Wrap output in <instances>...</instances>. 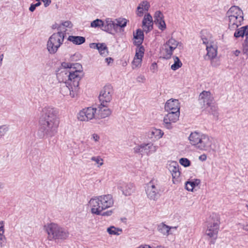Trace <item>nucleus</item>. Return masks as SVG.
<instances>
[{"label":"nucleus","instance_id":"57","mask_svg":"<svg viewBox=\"0 0 248 248\" xmlns=\"http://www.w3.org/2000/svg\"><path fill=\"white\" fill-rule=\"evenodd\" d=\"M105 61L109 64L110 62H112L113 59L109 57L105 59Z\"/></svg>","mask_w":248,"mask_h":248},{"label":"nucleus","instance_id":"43","mask_svg":"<svg viewBox=\"0 0 248 248\" xmlns=\"http://www.w3.org/2000/svg\"><path fill=\"white\" fill-rule=\"evenodd\" d=\"M179 163L182 166L187 167L190 165V161L186 158H181L179 160Z\"/></svg>","mask_w":248,"mask_h":248},{"label":"nucleus","instance_id":"53","mask_svg":"<svg viewBox=\"0 0 248 248\" xmlns=\"http://www.w3.org/2000/svg\"><path fill=\"white\" fill-rule=\"evenodd\" d=\"M71 25V23L70 21H66L62 23V25L65 27H69Z\"/></svg>","mask_w":248,"mask_h":248},{"label":"nucleus","instance_id":"6","mask_svg":"<svg viewBox=\"0 0 248 248\" xmlns=\"http://www.w3.org/2000/svg\"><path fill=\"white\" fill-rule=\"evenodd\" d=\"M65 34L62 31H58L52 34L48 38L46 44V49L50 54H55L59 48L63 44Z\"/></svg>","mask_w":248,"mask_h":248},{"label":"nucleus","instance_id":"48","mask_svg":"<svg viewBox=\"0 0 248 248\" xmlns=\"http://www.w3.org/2000/svg\"><path fill=\"white\" fill-rule=\"evenodd\" d=\"M134 44L138 46V47L141 46V45L143 42V39L141 38L134 39Z\"/></svg>","mask_w":248,"mask_h":248},{"label":"nucleus","instance_id":"24","mask_svg":"<svg viewBox=\"0 0 248 248\" xmlns=\"http://www.w3.org/2000/svg\"><path fill=\"white\" fill-rule=\"evenodd\" d=\"M206 49L207 50L206 57H207L208 59H213L217 57V47L214 43L207 46Z\"/></svg>","mask_w":248,"mask_h":248},{"label":"nucleus","instance_id":"46","mask_svg":"<svg viewBox=\"0 0 248 248\" xmlns=\"http://www.w3.org/2000/svg\"><path fill=\"white\" fill-rule=\"evenodd\" d=\"M211 61V64L212 66L217 67L220 64L219 61L216 58L213 59H209Z\"/></svg>","mask_w":248,"mask_h":248},{"label":"nucleus","instance_id":"20","mask_svg":"<svg viewBox=\"0 0 248 248\" xmlns=\"http://www.w3.org/2000/svg\"><path fill=\"white\" fill-rule=\"evenodd\" d=\"M103 31L109 33H113V32H117L115 20L112 18H107L104 21Z\"/></svg>","mask_w":248,"mask_h":248},{"label":"nucleus","instance_id":"62","mask_svg":"<svg viewBox=\"0 0 248 248\" xmlns=\"http://www.w3.org/2000/svg\"><path fill=\"white\" fill-rule=\"evenodd\" d=\"M245 206L247 208V210L248 211V201L246 202L245 204Z\"/></svg>","mask_w":248,"mask_h":248},{"label":"nucleus","instance_id":"16","mask_svg":"<svg viewBox=\"0 0 248 248\" xmlns=\"http://www.w3.org/2000/svg\"><path fill=\"white\" fill-rule=\"evenodd\" d=\"M164 15L160 11H157L154 15V23L158 28L162 31L166 29V25L164 19Z\"/></svg>","mask_w":248,"mask_h":248},{"label":"nucleus","instance_id":"52","mask_svg":"<svg viewBox=\"0 0 248 248\" xmlns=\"http://www.w3.org/2000/svg\"><path fill=\"white\" fill-rule=\"evenodd\" d=\"M100 43H91L90 44V47L93 49H98Z\"/></svg>","mask_w":248,"mask_h":248},{"label":"nucleus","instance_id":"37","mask_svg":"<svg viewBox=\"0 0 248 248\" xmlns=\"http://www.w3.org/2000/svg\"><path fill=\"white\" fill-rule=\"evenodd\" d=\"M173 59L174 62L172 65H171V69L174 71H175L182 66V63L178 57H173Z\"/></svg>","mask_w":248,"mask_h":248},{"label":"nucleus","instance_id":"13","mask_svg":"<svg viewBox=\"0 0 248 248\" xmlns=\"http://www.w3.org/2000/svg\"><path fill=\"white\" fill-rule=\"evenodd\" d=\"M108 106V105L100 103L98 108H96V119H104L111 115L112 111Z\"/></svg>","mask_w":248,"mask_h":248},{"label":"nucleus","instance_id":"40","mask_svg":"<svg viewBox=\"0 0 248 248\" xmlns=\"http://www.w3.org/2000/svg\"><path fill=\"white\" fill-rule=\"evenodd\" d=\"M9 130V126L7 125H2L0 126V139L3 138L7 134Z\"/></svg>","mask_w":248,"mask_h":248},{"label":"nucleus","instance_id":"39","mask_svg":"<svg viewBox=\"0 0 248 248\" xmlns=\"http://www.w3.org/2000/svg\"><path fill=\"white\" fill-rule=\"evenodd\" d=\"M208 111L212 113L213 115H216L217 114V111L218 109V108L216 105H215L213 102L211 105L208 106Z\"/></svg>","mask_w":248,"mask_h":248},{"label":"nucleus","instance_id":"47","mask_svg":"<svg viewBox=\"0 0 248 248\" xmlns=\"http://www.w3.org/2000/svg\"><path fill=\"white\" fill-rule=\"evenodd\" d=\"M6 237L4 234H0V247H3L5 245Z\"/></svg>","mask_w":248,"mask_h":248},{"label":"nucleus","instance_id":"18","mask_svg":"<svg viewBox=\"0 0 248 248\" xmlns=\"http://www.w3.org/2000/svg\"><path fill=\"white\" fill-rule=\"evenodd\" d=\"M180 105L178 100L170 99L165 105V110L167 111L180 112Z\"/></svg>","mask_w":248,"mask_h":248},{"label":"nucleus","instance_id":"27","mask_svg":"<svg viewBox=\"0 0 248 248\" xmlns=\"http://www.w3.org/2000/svg\"><path fill=\"white\" fill-rule=\"evenodd\" d=\"M166 46L169 47L172 53L174 50L177 47L179 49H182L183 48V45L181 43L177 41L172 38L170 39L166 42Z\"/></svg>","mask_w":248,"mask_h":248},{"label":"nucleus","instance_id":"19","mask_svg":"<svg viewBox=\"0 0 248 248\" xmlns=\"http://www.w3.org/2000/svg\"><path fill=\"white\" fill-rule=\"evenodd\" d=\"M143 30L146 33L149 32L153 28V17L149 13L146 14L142 21Z\"/></svg>","mask_w":248,"mask_h":248},{"label":"nucleus","instance_id":"10","mask_svg":"<svg viewBox=\"0 0 248 248\" xmlns=\"http://www.w3.org/2000/svg\"><path fill=\"white\" fill-rule=\"evenodd\" d=\"M219 230V224L217 221L209 224L205 231V235L209 241L210 244H214L217 237Z\"/></svg>","mask_w":248,"mask_h":248},{"label":"nucleus","instance_id":"14","mask_svg":"<svg viewBox=\"0 0 248 248\" xmlns=\"http://www.w3.org/2000/svg\"><path fill=\"white\" fill-rule=\"evenodd\" d=\"M144 51L145 49L143 46L136 48V54L132 62V67L133 69H135L141 66Z\"/></svg>","mask_w":248,"mask_h":248},{"label":"nucleus","instance_id":"1","mask_svg":"<svg viewBox=\"0 0 248 248\" xmlns=\"http://www.w3.org/2000/svg\"><path fill=\"white\" fill-rule=\"evenodd\" d=\"M59 123L57 110L50 106L44 107L39 119L38 136L41 139L54 136L58 132Z\"/></svg>","mask_w":248,"mask_h":248},{"label":"nucleus","instance_id":"31","mask_svg":"<svg viewBox=\"0 0 248 248\" xmlns=\"http://www.w3.org/2000/svg\"><path fill=\"white\" fill-rule=\"evenodd\" d=\"M201 183L199 179H195L190 181H187L186 183V188L189 191H192L194 187L198 186Z\"/></svg>","mask_w":248,"mask_h":248},{"label":"nucleus","instance_id":"38","mask_svg":"<svg viewBox=\"0 0 248 248\" xmlns=\"http://www.w3.org/2000/svg\"><path fill=\"white\" fill-rule=\"evenodd\" d=\"M104 21L101 19H96L91 23V27L93 28H101L103 30Z\"/></svg>","mask_w":248,"mask_h":248},{"label":"nucleus","instance_id":"63","mask_svg":"<svg viewBox=\"0 0 248 248\" xmlns=\"http://www.w3.org/2000/svg\"><path fill=\"white\" fill-rule=\"evenodd\" d=\"M156 64L155 63H154L152 64L153 68H154L156 66Z\"/></svg>","mask_w":248,"mask_h":248},{"label":"nucleus","instance_id":"32","mask_svg":"<svg viewBox=\"0 0 248 248\" xmlns=\"http://www.w3.org/2000/svg\"><path fill=\"white\" fill-rule=\"evenodd\" d=\"M164 134L163 132L160 129L154 128L149 132V136L151 138H155L156 139H160L162 137Z\"/></svg>","mask_w":248,"mask_h":248},{"label":"nucleus","instance_id":"9","mask_svg":"<svg viewBox=\"0 0 248 248\" xmlns=\"http://www.w3.org/2000/svg\"><path fill=\"white\" fill-rule=\"evenodd\" d=\"M96 108L87 107L80 110L77 114V119L82 122H88L96 119Z\"/></svg>","mask_w":248,"mask_h":248},{"label":"nucleus","instance_id":"51","mask_svg":"<svg viewBox=\"0 0 248 248\" xmlns=\"http://www.w3.org/2000/svg\"><path fill=\"white\" fill-rule=\"evenodd\" d=\"M137 81L139 82H144L145 81V78L144 76L140 75L137 78Z\"/></svg>","mask_w":248,"mask_h":248},{"label":"nucleus","instance_id":"11","mask_svg":"<svg viewBox=\"0 0 248 248\" xmlns=\"http://www.w3.org/2000/svg\"><path fill=\"white\" fill-rule=\"evenodd\" d=\"M113 90L111 85H107L100 93L99 100L100 103L108 105L112 99Z\"/></svg>","mask_w":248,"mask_h":248},{"label":"nucleus","instance_id":"21","mask_svg":"<svg viewBox=\"0 0 248 248\" xmlns=\"http://www.w3.org/2000/svg\"><path fill=\"white\" fill-rule=\"evenodd\" d=\"M150 7V2L147 0H142L138 5L136 14L139 17H142L143 16L144 13L147 12Z\"/></svg>","mask_w":248,"mask_h":248},{"label":"nucleus","instance_id":"8","mask_svg":"<svg viewBox=\"0 0 248 248\" xmlns=\"http://www.w3.org/2000/svg\"><path fill=\"white\" fill-rule=\"evenodd\" d=\"M158 147L154 145L152 142L143 143L136 145L134 148V151L136 153L149 155L155 153L158 149Z\"/></svg>","mask_w":248,"mask_h":248},{"label":"nucleus","instance_id":"12","mask_svg":"<svg viewBox=\"0 0 248 248\" xmlns=\"http://www.w3.org/2000/svg\"><path fill=\"white\" fill-rule=\"evenodd\" d=\"M163 119V125L168 129L172 128V123H176L180 116V112L168 111Z\"/></svg>","mask_w":248,"mask_h":248},{"label":"nucleus","instance_id":"61","mask_svg":"<svg viewBox=\"0 0 248 248\" xmlns=\"http://www.w3.org/2000/svg\"><path fill=\"white\" fill-rule=\"evenodd\" d=\"M244 229L248 232V224L244 226Z\"/></svg>","mask_w":248,"mask_h":248},{"label":"nucleus","instance_id":"50","mask_svg":"<svg viewBox=\"0 0 248 248\" xmlns=\"http://www.w3.org/2000/svg\"><path fill=\"white\" fill-rule=\"evenodd\" d=\"M4 221H0V234H4Z\"/></svg>","mask_w":248,"mask_h":248},{"label":"nucleus","instance_id":"55","mask_svg":"<svg viewBox=\"0 0 248 248\" xmlns=\"http://www.w3.org/2000/svg\"><path fill=\"white\" fill-rule=\"evenodd\" d=\"M111 214H112V211H108L107 212L103 213V214H102L101 215L102 216H108L111 215Z\"/></svg>","mask_w":248,"mask_h":248},{"label":"nucleus","instance_id":"58","mask_svg":"<svg viewBox=\"0 0 248 248\" xmlns=\"http://www.w3.org/2000/svg\"><path fill=\"white\" fill-rule=\"evenodd\" d=\"M4 184L0 182V193L1 192L2 190L4 189Z\"/></svg>","mask_w":248,"mask_h":248},{"label":"nucleus","instance_id":"33","mask_svg":"<svg viewBox=\"0 0 248 248\" xmlns=\"http://www.w3.org/2000/svg\"><path fill=\"white\" fill-rule=\"evenodd\" d=\"M161 53L162 54L163 57L166 59H169L170 58L171 55H172V53L170 50L169 48L166 46V43L164 44L163 46Z\"/></svg>","mask_w":248,"mask_h":248},{"label":"nucleus","instance_id":"49","mask_svg":"<svg viewBox=\"0 0 248 248\" xmlns=\"http://www.w3.org/2000/svg\"><path fill=\"white\" fill-rule=\"evenodd\" d=\"M91 139L95 142H98L100 140V137L97 134L94 133L92 135Z\"/></svg>","mask_w":248,"mask_h":248},{"label":"nucleus","instance_id":"36","mask_svg":"<svg viewBox=\"0 0 248 248\" xmlns=\"http://www.w3.org/2000/svg\"><path fill=\"white\" fill-rule=\"evenodd\" d=\"M115 22L116 26V30L118 31V29L119 27L120 28H124L126 26L127 24V20L125 18H117L115 19Z\"/></svg>","mask_w":248,"mask_h":248},{"label":"nucleus","instance_id":"15","mask_svg":"<svg viewBox=\"0 0 248 248\" xmlns=\"http://www.w3.org/2000/svg\"><path fill=\"white\" fill-rule=\"evenodd\" d=\"M199 101L203 107L207 108L213 102V97L210 92L204 91L199 95Z\"/></svg>","mask_w":248,"mask_h":248},{"label":"nucleus","instance_id":"2","mask_svg":"<svg viewBox=\"0 0 248 248\" xmlns=\"http://www.w3.org/2000/svg\"><path fill=\"white\" fill-rule=\"evenodd\" d=\"M61 72L60 74L68 78V82L71 83L74 87L75 91H77L79 85V82L83 76L81 70L82 66L78 63H70L63 62L61 64Z\"/></svg>","mask_w":248,"mask_h":248},{"label":"nucleus","instance_id":"29","mask_svg":"<svg viewBox=\"0 0 248 248\" xmlns=\"http://www.w3.org/2000/svg\"><path fill=\"white\" fill-rule=\"evenodd\" d=\"M233 35L236 38L243 37L244 36H245L246 38L248 37V25L237 29Z\"/></svg>","mask_w":248,"mask_h":248},{"label":"nucleus","instance_id":"41","mask_svg":"<svg viewBox=\"0 0 248 248\" xmlns=\"http://www.w3.org/2000/svg\"><path fill=\"white\" fill-rule=\"evenodd\" d=\"M242 52L248 57V37L246 38L242 45Z\"/></svg>","mask_w":248,"mask_h":248},{"label":"nucleus","instance_id":"60","mask_svg":"<svg viewBox=\"0 0 248 248\" xmlns=\"http://www.w3.org/2000/svg\"><path fill=\"white\" fill-rule=\"evenodd\" d=\"M240 51L239 50H235L234 54L236 56H238L239 54H240Z\"/></svg>","mask_w":248,"mask_h":248},{"label":"nucleus","instance_id":"54","mask_svg":"<svg viewBox=\"0 0 248 248\" xmlns=\"http://www.w3.org/2000/svg\"><path fill=\"white\" fill-rule=\"evenodd\" d=\"M206 158H207V156H206V155L205 154H203V155H201V156H200V157H199V159L202 161H205L206 159Z\"/></svg>","mask_w":248,"mask_h":248},{"label":"nucleus","instance_id":"34","mask_svg":"<svg viewBox=\"0 0 248 248\" xmlns=\"http://www.w3.org/2000/svg\"><path fill=\"white\" fill-rule=\"evenodd\" d=\"M97 50H98L100 55L103 56H107L108 54L107 46L104 43H100Z\"/></svg>","mask_w":248,"mask_h":248},{"label":"nucleus","instance_id":"44","mask_svg":"<svg viewBox=\"0 0 248 248\" xmlns=\"http://www.w3.org/2000/svg\"><path fill=\"white\" fill-rule=\"evenodd\" d=\"M144 39V34L143 31L140 30L138 29L137 30V32L136 34H134V38H140Z\"/></svg>","mask_w":248,"mask_h":248},{"label":"nucleus","instance_id":"30","mask_svg":"<svg viewBox=\"0 0 248 248\" xmlns=\"http://www.w3.org/2000/svg\"><path fill=\"white\" fill-rule=\"evenodd\" d=\"M68 40L75 45H81L85 42V38L82 36L70 35Z\"/></svg>","mask_w":248,"mask_h":248},{"label":"nucleus","instance_id":"59","mask_svg":"<svg viewBox=\"0 0 248 248\" xmlns=\"http://www.w3.org/2000/svg\"><path fill=\"white\" fill-rule=\"evenodd\" d=\"M41 3L40 1H38L36 3L33 4L35 5V7H37L41 5Z\"/></svg>","mask_w":248,"mask_h":248},{"label":"nucleus","instance_id":"22","mask_svg":"<svg viewBox=\"0 0 248 248\" xmlns=\"http://www.w3.org/2000/svg\"><path fill=\"white\" fill-rule=\"evenodd\" d=\"M229 18V28L233 30L236 29L242 24L243 21V17L228 16Z\"/></svg>","mask_w":248,"mask_h":248},{"label":"nucleus","instance_id":"45","mask_svg":"<svg viewBox=\"0 0 248 248\" xmlns=\"http://www.w3.org/2000/svg\"><path fill=\"white\" fill-rule=\"evenodd\" d=\"M202 43L206 45V46L208 45L212 44L214 43L213 42L211 41L210 39L204 37L203 35L202 36Z\"/></svg>","mask_w":248,"mask_h":248},{"label":"nucleus","instance_id":"3","mask_svg":"<svg viewBox=\"0 0 248 248\" xmlns=\"http://www.w3.org/2000/svg\"><path fill=\"white\" fill-rule=\"evenodd\" d=\"M190 143L199 150L215 151V144L213 138L201 132H192L188 137Z\"/></svg>","mask_w":248,"mask_h":248},{"label":"nucleus","instance_id":"25","mask_svg":"<svg viewBox=\"0 0 248 248\" xmlns=\"http://www.w3.org/2000/svg\"><path fill=\"white\" fill-rule=\"evenodd\" d=\"M177 227H170L162 223L158 225V231L163 235L168 236L170 234H172V230H176Z\"/></svg>","mask_w":248,"mask_h":248},{"label":"nucleus","instance_id":"56","mask_svg":"<svg viewBox=\"0 0 248 248\" xmlns=\"http://www.w3.org/2000/svg\"><path fill=\"white\" fill-rule=\"evenodd\" d=\"M35 8L36 7L35 5L33 4H31L29 8V10L31 12H33L35 10Z\"/></svg>","mask_w":248,"mask_h":248},{"label":"nucleus","instance_id":"42","mask_svg":"<svg viewBox=\"0 0 248 248\" xmlns=\"http://www.w3.org/2000/svg\"><path fill=\"white\" fill-rule=\"evenodd\" d=\"M91 159L92 161L95 162L98 165V167L103 165V160L99 156H93Z\"/></svg>","mask_w":248,"mask_h":248},{"label":"nucleus","instance_id":"7","mask_svg":"<svg viewBox=\"0 0 248 248\" xmlns=\"http://www.w3.org/2000/svg\"><path fill=\"white\" fill-rule=\"evenodd\" d=\"M145 192L149 200L156 201L160 198L161 192L159 182L156 179L151 180L146 184Z\"/></svg>","mask_w":248,"mask_h":248},{"label":"nucleus","instance_id":"23","mask_svg":"<svg viewBox=\"0 0 248 248\" xmlns=\"http://www.w3.org/2000/svg\"><path fill=\"white\" fill-rule=\"evenodd\" d=\"M168 169L171 172L173 179H177L180 176L179 165L176 162H171L168 165Z\"/></svg>","mask_w":248,"mask_h":248},{"label":"nucleus","instance_id":"5","mask_svg":"<svg viewBox=\"0 0 248 248\" xmlns=\"http://www.w3.org/2000/svg\"><path fill=\"white\" fill-rule=\"evenodd\" d=\"M46 231L49 240L65 239L69 235L68 232L57 224L51 223L46 226Z\"/></svg>","mask_w":248,"mask_h":248},{"label":"nucleus","instance_id":"4","mask_svg":"<svg viewBox=\"0 0 248 248\" xmlns=\"http://www.w3.org/2000/svg\"><path fill=\"white\" fill-rule=\"evenodd\" d=\"M89 203L92 213L100 215L103 210L113 206L114 201L111 195L107 194L92 198Z\"/></svg>","mask_w":248,"mask_h":248},{"label":"nucleus","instance_id":"17","mask_svg":"<svg viewBox=\"0 0 248 248\" xmlns=\"http://www.w3.org/2000/svg\"><path fill=\"white\" fill-rule=\"evenodd\" d=\"M77 92L75 91L73 85L68 82H63L61 85L60 92L64 96L69 94L71 97H74Z\"/></svg>","mask_w":248,"mask_h":248},{"label":"nucleus","instance_id":"28","mask_svg":"<svg viewBox=\"0 0 248 248\" xmlns=\"http://www.w3.org/2000/svg\"><path fill=\"white\" fill-rule=\"evenodd\" d=\"M227 16H234L243 17V11L236 6H232L227 12Z\"/></svg>","mask_w":248,"mask_h":248},{"label":"nucleus","instance_id":"35","mask_svg":"<svg viewBox=\"0 0 248 248\" xmlns=\"http://www.w3.org/2000/svg\"><path fill=\"white\" fill-rule=\"evenodd\" d=\"M107 232L109 234L119 235L122 232V230L114 226H110L107 229Z\"/></svg>","mask_w":248,"mask_h":248},{"label":"nucleus","instance_id":"26","mask_svg":"<svg viewBox=\"0 0 248 248\" xmlns=\"http://www.w3.org/2000/svg\"><path fill=\"white\" fill-rule=\"evenodd\" d=\"M119 188L122 191L125 196L131 195L135 190V187L133 184H123Z\"/></svg>","mask_w":248,"mask_h":248}]
</instances>
